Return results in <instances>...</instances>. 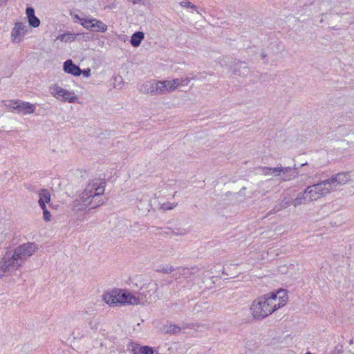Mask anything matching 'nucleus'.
<instances>
[{"label": "nucleus", "instance_id": "nucleus-1", "mask_svg": "<svg viewBox=\"0 0 354 354\" xmlns=\"http://www.w3.org/2000/svg\"><path fill=\"white\" fill-rule=\"evenodd\" d=\"M288 300V292L285 289L262 295L251 303V315L256 319L261 320L286 306Z\"/></svg>", "mask_w": 354, "mask_h": 354}, {"label": "nucleus", "instance_id": "nucleus-2", "mask_svg": "<svg viewBox=\"0 0 354 354\" xmlns=\"http://www.w3.org/2000/svg\"><path fill=\"white\" fill-rule=\"evenodd\" d=\"M105 190V182L100 178L89 180L83 192L77 200L74 201L73 206L77 210H82L88 206L96 208L104 203L101 198Z\"/></svg>", "mask_w": 354, "mask_h": 354}, {"label": "nucleus", "instance_id": "nucleus-3", "mask_svg": "<svg viewBox=\"0 0 354 354\" xmlns=\"http://www.w3.org/2000/svg\"><path fill=\"white\" fill-rule=\"evenodd\" d=\"M329 193L330 191L325 180H322L317 184L308 186L304 192L299 193L292 201V205L297 207L307 204L315 201Z\"/></svg>", "mask_w": 354, "mask_h": 354}, {"label": "nucleus", "instance_id": "nucleus-4", "mask_svg": "<svg viewBox=\"0 0 354 354\" xmlns=\"http://www.w3.org/2000/svg\"><path fill=\"white\" fill-rule=\"evenodd\" d=\"M39 250V245L32 242H28L16 247L11 252H7L15 266L19 269L22 264Z\"/></svg>", "mask_w": 354, "mask_h": 354}, {"label": "nucleus", "instance_id": "nucleus-5", "mask_svg": "<svg viewBox=\"0 0 354 354\" xmlns=\"http://www.w3.org/2000/svg\"><path fill=\"white\" fill-rule=\"evenodd\" d=\"M50 94L58 101L71 104L80 103V99L75 91L63 88L57 83L49 86Z\"/></svg>", "mask_w": 354, "mask_h": 354}, {"label": "nucleus", "instance_id": "nucleus-6", "mask_svg": "<svg viewBox=\"0 0 354 354\" xmlns=\"http://www.w3.org/2000/svg\"><path fill=\"white\" fill-rule=\"evenodd\" d=\"M1 104L10 111H16L23 115L33 114L36 111L37 105L29 102L16 100H2Z\"/></svg>", "mask_w": 354, "mask_h": 354}, {"label": "nucleus", "instance_id": "nucleus-7", "mask_svg": "<svg viewBox=\"0 0 354 354\" xmlns=\"http://www.w3.org/2000/svg\"><path fill=\"white\" fill-rule=\"evenodd\" d=\"M190 80L188 77L159 80L160 95L172 93L181 86H186Z\"/></svg>", "mask_w": 354, "mask_h": 354}, {"label": "nucleus", "instance_id": "nucleus-8", "mask_svg": "<svg viewBox=\"0 0 354 354\" xmlns=\"http://www.w3.org/2000/svg\"><path fill=\"white\" fill-rule=\"evenodd\" d=\"M156 291V284L153 282H149L144 284L140 290L135 293L136 306H145L149 303L151 300L152 295Z\"/></svg>", "mask_w": 354, "mask_h": 354}, {"label": "nucleus", "instance_id": "nucleus-9", "mask_svg": "<svg viewBox=\"0 0 354 354\" xmlns=\"http://www.w3.org/2000/svg\"><path fill=\"white\" fill-rule=\"evenodd\" d=\"M30 31V30L25 22H15L10 31V41L15 44L21 43Z\"/></svg>", "mask_w": 354, "mask_h": 354}, {"label": "nucleus", "instance_id": "nucleus-10", "mask_svg": "<svg viewBox=\"0 0 354 354\" xmlns=\"http://www.w3.org/2000/svg\"><path fill=\"white\" fill-rule=\"evenodd\" d=\"M350 180V173L342 171L334 174L324 180L330 192H331L332 191L335 190L337 187L347 184Z\"/></svg>", "mask_w": 354, "mask_h": 354}, {"label": "nucleus", "instance_id": "nucleus-11", "mask_svg": "<svg viewBox=\"0 0 354 354\" xmlns=\"http://www.w3.org/2000/svg\"><path fill=\"white\" fill-rule=\"evenodd\" d=\"M138 90L145 95H160L159 80H146L139 85Z\"/></svg>", "mask_w": 354, "mask_h": 354}, {"label": "nucleus", "instance_id": "nucleus-12", "mask_svg": "<svg viewBox=\"0 0 354 354\" xmlns=\"http://www.w3.org/2000/svg\"><path fill=\"white\" fill-rule=\"evenodd\" d=\"M275 177L279 178L281 182L290 181L295 179L297 176L296 170L290 167H276Z\"/></svg>", "mask_w": 354, "mask_h": 354}, {"label": "nucleus", "instance_id": "nucleus-13", "mask_svg": "<svg viewBox=\"0 0 354 354\" xmlns=\"http://www.w3.org/2000/svg\"><path fill=\"white\" fill-rule=\"evenodd\" d=\"M82 26L86 29L100 32H104L107 30V26L95 18H88L86 21L82 23Z\"/></svg>", "mask_w": 354, "mask_h": 354}, {"label": "nucleus", "instance_id": "nucleus-14", "mask_svg": "<svg viewBox=\"0 0 354 354\" xmlns=\"http://www.w3.org/2000/svg\"><path fill=\"white\" fill-rule=\"evenodd\" d=\"M119 288L107 290L102 295V301L109 306H119Z\"/></svg>", "mask_w": 354, "mask_h": 354}, {"label": "nucleus", "instance_id": "nucleus-15", "mask_svg": "<svg viewBox=\"0 0 354 354\" xmlns=\"http://www.w3.org/2000/svg\"><path fill=\"white\" fill-rule=\"evenodd\" d=\"M127 348L131 354H154L155 353L152 347L142 346L133 342H129Z\"/></svg>", "mask_w": 354, "mask_h": 354}, {"label": "nucleus", "instance_id": "nucleus-16", "mask_svg": "<svg viewBox=\"0 0 354 354\" xmlns=\"http://www.w3.org/2000/svg\"><path fill=\"white\" fill-rule=\"evenodd\" d=\"M119 306H136V295L126 289H119Z\"/></svg>", "mask_w": 354, "mask_h": 354}, {"label": "nucleus", "instance_id": "nucleus-17", "mask_svg": "<svg viewBox=\"0 0 354 354\" xmlns=\"http://www.w3.org/2000/svg\"><path fill=\"white\" fill-rule=\"evenodd\" d=\"M17 270H18L17 268L15 266L8 253H6L0 261V279L4 277L7 273Z\"/></svg>", "mask_w": 354, "mask_h": 354}, {"label": "nucleus", "instance_id": "nucleus-18", "mask_svg": "<svg viewBox=\"0 0 354 354\" xmlns=\"http://www.w3.org/2000/svg\"><path fill=\"white\" fill-rule=\"evenodd\" d=\"M63 71L66 73L75 77H79L82 74L80 68L75 65L71 59H67L64 62Z\"/></svg>", "mask_w": 354, "mask_h": 354}, {"label": "nucleus", "instance_id": "nucleus-19", "mask_svg": "<svg viewBox=\"0 0 354 354\" xmlns=\"http://www.w3.org/2000/svg\"><path fill=\"white\" fill-rule=\"evenodd\" d=\"M26 14L30 26L37 28L40 26V20L35 16V10L32 8H27L26 10Z\"/></svg>", "mask_w": 354, "mask_h": 354}, {"label": "nucleus", "instance_id": "nucleus-20", "mask_svg": "<svg viewBox=\"0 0 354 354\" xmlns=\"http://www.w3.org/2000/svg\"><path fill=\"white\" fill-rule=\"evenodd\" d=\"M39 205L41 208L46 207V204L50 201V194L47 189H41L39 192Z\"/></svg>", "mask_w": 354, "mask_h": 354}, {"label": "nucleus", "instance_id": "nucleus-21", "mask_svg": "<svg viewBox=\"0 0 354 354\" xmlns=\"http://www.w3.org/2000/svg\"><path fill=\"white\" fill-rule=\"evenodd\" d=\"M144 32L141 31L136 32L131 36L130 43L133 47H138L140 45L142 41L144 39Z\"/></svg>", "mask_w": 354, "mask_h": 354}, {"label": "nucleus", "instance_id": "nucleus-22", "mask_svg": "<svg viewBox=\"0 0 354 354\" xmlns=\"http://www.w3.org/2000/svg\"><path fill=\"white\" fill-rule=\"evenodd\" d=\"M77 35L78 34L68 32L58 35L56 39L65 43L72 42L75 41Z\"/></svg>", "mask_w": 354, "mask_h": 354}, {"label": "nucleus", "instance_id": "nucleus-23", "mask_svg": "<svg viewBox=\"0 0 354 354\" xmlns=\"http://www.w3.org/2000/svg\"><path fill=\"white\" fill-rule=\"evenodd\" d=\"M276 171H277L276 170V167H261L260 169V172L261 174L263 175H265V176H272L274 177H275V173Z\"/></svg>", "mask_w": 354, "mask_h": 354}, {"label": "nucleus", "instance_id": "nucleus-24", "mask_svg": "<svg viewBox=\"0 0 354 354\" xmlns=\"http://www.w3.org/2000/svg\"><path fill=\"white\" fill-rule=\"evenodd\" d=\"M41 209L43 211V219L46 222L50 221L51 220V214L47 210L46 207Z\"/></svg>", "mask_w": 354, "mask_h": 354}, {"label": "nucleus", "instance_id": "nucleus-25", "mask_svg": "<svg viewBox=\"0 0 354 354\" xmlns=\"http://www.w3.org/2000/svg\"><path fill=\"white\" fill-rule=\"evenodd\" d=\"M180 5L183 8H189L193 9L194 10L197 11V8H196V6H194V4H192L191 2L188 1H181L180 3Z\"/></svg>", "mask_w": 354, "mask_h": 354}, {"label": "nucleus", "instance_id": "nucleus-26", "mask_svg": "<svg viewBox=\"0 0 354 354\" xmlns=\"http://www.w3.org/2000/svg\"><path fill=\"white\" fill-rule=\"evenodd\" d=\"M174 207H176L175 203H163L161 205V209L163 210H170V209H172Z\"/></svg>", "mask_w": 354, "mask_h": 354}, {"label": "nucleus", "instance_id": "nucleus-27", "mask_svg": "<svg viewBox=\"0 0 354 354\" xmlns=\"http://www.w3.org/2000/svg\"><path fill=\"white\" fill-rule=\"evenodd\" d=\"M73 20H74V21H75V22H76V23H79V24H80L82 26V23H83L84 21H86V19H88V18H82V17H80L79 15H73Z\"/></svg>", "mask_w": 354, "mask_h": 354}, {"label": "nucleus", "instance_id": "nucleus-28", "mask_svg": "<svg viewBox=\"0 0 354 354\" xmlns=\"http://www.w3.org/2000/svg\"><path fill=\"white\" fill-rule=\"evenodd\" d=\"M174 270V268L171 266H166L163 267L162 268H161V270L160 271H161L164 273L170 274Z\"/></svg>", "mask_w": 354, "mask_h": 354}, {"label": "nucleus", "instance_id": "nucleus-29", "mask_svg": "<svg viewBox=\"0 0 354 354\" xmlns=\"http://www.w3.org/2000/svg\"><path fill=\"white\" fill-rule=\"evenodd\" d=\"M168 330L172 333H177L180 330V328L176 325H170Z\"/></svg>", "mask_w": 354, "mask_h": 354}, {"label": "nucleus", "instance_id": "nucleus-30", "mask_svg": "<svg viewBox=\"0 0 354 354\" xmlns=\"http://www.w3.org/2000/svg\"><path fill=\"white\" fill-rule=\"evenodd\" d=\"M82 74L85 77H89L91 76V69L89 68H88L83 71L82 70Z\"/></svg>", "mask_w": 354, "mask_h": 354}, {"label": "nucleus", "instance_id": "nucleus-31", "mask_svg": "<svg viewBox=\"0 0 354 354\" xmlns=\"http://www.w3.org/2000/svg\"><path fill=\"white\" fill-rule=\"evenodd\" d=\"M129 2L133 3V4L138 3H144L145 0H128Z\"/></svg>", "mask_w": 354, "mask_h": 354}, {"label": "nucleus", "instance_id": "nucleus-32", "mask_svg": "<svg viewBox=\"0 0 354 354\" xmlns=\"http://www.w3.org/2000/svg\"><path fill=\"white\" fill-rule=\"evenodd\" d=\"M188 269H183V274H185L187 272H188Z\"/></svg>", "mask_w": 354, "mask_h": 354}, {"label": "nucleus", "instance_id": "nucleus-33", "mask_svg": "<svg viewBox=\"0 0 354 354\" xmlns=\"http://www.w3.org/2000/svg\"><path fill=\"white\" fill-rule=\"evenodd\" d=\"M261 56L262 58H264L266 57V55L265 53H261Z\"/></svg>", "mask_w": 354, "mask_h": 354}, {"label": "nucleus", "instance_id": "nucleus-34", "mask_svg": "<svg viewBox=\"0 0 354 354\" xmlns=\"http://www.w3.org/2000/svg\"><path fill=\"white\" fill-rule=\"evenodd\" d=\"M288 354H295V353L294 352H292V351H290V352H288Z\"/></svg>", "mask_w": 354, "mask_h": 354}, {"label": "nucleus", "instance_id": "nucleus-35", "mask_svg": "<svg viewBox=\"0 0 354 354\" xmlns=\"http://www.w3.org/2000/svg\"><path fill=\"white\" fill-rule=\"evenodd\" d=\"M305 354H312L310 352H307Z\"/></svg>", "mask_w": 354, "mask_h": 354}]
</instances>
